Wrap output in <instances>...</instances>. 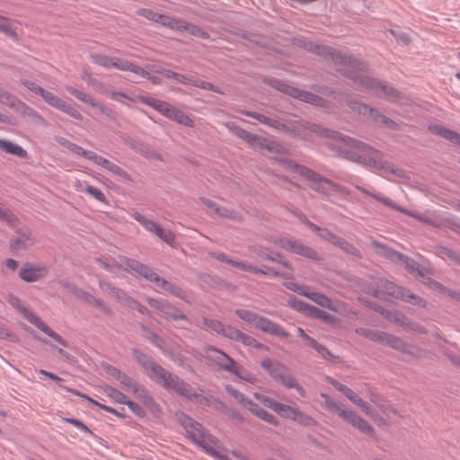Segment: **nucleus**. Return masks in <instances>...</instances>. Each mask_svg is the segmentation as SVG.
<instances>
[{"mask_svg": "<svg viewBox=\"0 0 460 460\" xmlns=\"http://www.w3.org/2000/svg\"><path fill=\"white\" fill-rule=\"evenodd\" d=\"M305 49L310 51L315 52L319 55H323V56L329 55L331 59L334 62V64L341 66L340 68H338L339 71L346 74L347 76H349L354 80H359L360 83H362L367 87H369V88L375 90L379 95L386 96L392 100H394L395 97H397L398 94L394 89L385 86V85H383L368 77H365L363 75H360V76L355 75H354L355 69H357L358 71H362L365 66L358 60L353 59L350 57L344 56L340 52H331L329 50V49H327L326 47L317 45V44H314L312 42L306 44Z\"/></svg>", "mask_w": 460, "mask_h": 460, "instance_id": "1", "label": "nucleus"}, {"mask_svg": "<svg viewBox=\"0 0 460 460\" xmlns=\"http://www.w3.org/2000/svg\"><path fill=\"white\" fill-rule=\"evenodd\" d=\"M177 418L180 424L186 430L188 438L199 445L208 455L219 460H247L246 458L237 455H234V458L232 459L227 456L219 453L217 450V439L211 435L208 434L199 423L194 421L184 413L177 414Z\"/></svg>", "mask_w": 460, "mask_h": 460, "instance_id": "2", "label": "nucleus"}, {"mask_svg": "<svg viewBox=\"0 0 460 460\" xmlns=\"http://www.w3.org/2000/svg\"><path fill=\"white\" fill-rule=\"evenodd\" d=\"M348 145L350 147L347 152L349 159L362 163L375 170H382L385 172L389 170L388 164L384 159V155L378 150L373 149L359 141L349 138L348 139Z\"/></svg>", "mask_w": 460, "mask_h": 460, "instance_id": "3", "label": "nucleus"}, {"mask_svg": "<svg viewBox=\"0 0 460 460\" xmlns=\"http://www.w3.org/2000/svg\"><path fill=\"white\" fill-rule=\"evenodd\" d=\"M321 396L324 399L323 405L330 412L337 414L345 422L350 424L353 428L358 429L364 434L371 435L373 433V429L369 423L361 418L357 412L348 409L344 404L334 400L324 393H322Z\"/></svg>", "mask_w": 460, "mask_h": 460, "instance_id": "4", "label": "nucleus"}, {"mask_svg": "<svg viewBox=\"0 0 460 460\" xmlns=\"http://www.w3.org/2000/svg\"><path fill=\"white\" fill-rule=\"evenodd\" d=\"M254 397L264 406L276 411L283 418L294 420L305 426H311L314 424V420L312 417L301 411L296 407L279 402L276 400L259 393H255Z\"/></svg>", "mask_w": 460, "mask_h": 460, "instance_id": "5", "label": "nucleus"}, {"mask_svg": "<svg viewBox=\"0 0 460 460\" xmlns=\"http://www.w3.org/2000/svg\"><path fill=\"white\" fill-rule=\"evenodd\" d=\"M58 142L64 147L67 148L75 155L83 156L90 161H93L95 164L107 169L112 173L119 175L122 178H128V174L124 172L119 166L107 160L106 158L95 154L93 151L85 150L80 146L70 142L69 140L59 137L58 138Z\"/></svg>", "mask_w": 460, "mask_h": 460, "instance_id": "6", "label": "nucleus"}, {"mask_svg": "<svg viewBox=\"0 0 460 460\" xmlns=\"http://www.w3.org/2000/svg\"><path fill=\"white\" fill-rule=\"evenodd\" d=\"M146 374L156 382L163 385L166 389L177 392L184 396H190L189 389L179 380L177 376L168 374L164 368L154 362H146Z\"/></svg>", "mask_w": 460, "mask_h": 460, "instance_id": "7", "label": "nucleus"}, {"mask_svg": "<svg viewBox=\"0 0 460 460\" xmlns=\"http://www.w3.org/2000/svg\"><path fill=\"white\" fill-rule=\"evenodd\" d=\"M146 18L159 22L170 29L176 30L179 31H186L193 36L207 39L208 34L202 31L199 27L194 24L187 23L186 22L175 19L167 15L158 14L152 11H146Z\"/></svg>", "mask_w": 460, "mask_h": 460, "instance_id": "8", "label": "nucleus"}, {"mask_svg": "<svg viewBox=\"0 0 460 460\" xmlns=\"http://www.w3.org/2000/svg\"><path fill=\"white\" fill-rule=\"evenodd\" d=\"M261 366L268 371L272 378L281 383L284 386L296 388L302 396L305 395V389L296 383V379L289 374L288 368L283 364L270 359H264L261 361Z\"/></svg>", "mask_w": 460, "mask_h": 460, "instance_id": "9", "label": "nucleus"}, {"mask_svg": "<svg viewBox=\"0 0 460 460\" xmlns=\"http://www.w3.org/2000/svg\"><path fill=\"white\" fill-rule=\"evenodd\" d=\"M146 104L151 106L155 111L160 112L162 115L179 124L190 128H192L195 125L194 120L190 116H188L184 111H182L175 106H172V104L166 102L156 100L154 98H146Z\"/></svg>", "mask_w": 460, "mask_h": 460, "instance_id": "10", "label": "nucleus"}, {"mask_svg": "<svg viewBox=\"0 0 460 460\" xmlns=\"http://www.w3.org/2000/svg\"><path fill=\"white\" fill-rule=\"evenodd\" d=\"M236 314L243 321L252 323L256 328L261 329V331L274 334L279 337H287L288 333L278 324L271 322L268 318L258 315L255 313L246 310V309H238L236 310Z\"/></svg>", "mask_w": 460, "mask_h": 460, "instance_id": "11", "label": "nucleus"}, {"mask_svg": "<svg viewBox=\"0 0 460 460\" xmlns=\"http://www.w3.org/2000/svg\"><path fill=\"white\" fill-rule=\"evenodd\" d=\"M8 302L11 305H13L14 308L18 309L20 312L23 314V315L36 327H38L40 330H41L43 332L48 334L49 337L53 338L56 341H58L59 344L63 345L64 347H66V342L64 341V339L53 332L46 323H44L40 317L35 315L33 313H31L30 310H28L22 300L18 298L15 296H9Z\"/></svg>", "mask_w": 460, "mask_h": 460, "instance_id": "12", "label": "nucleus"}, {"mask_svg": "<svg viewBox=\"0 0 460 460\" xmlns=\"http://www.w3.org/2000/svg\"><path fill=\"white\" fill-rule=\"evenodd\" d=\"M283 166L303 175L305 178L309 180L312 182V188L318 192H321L323 194H329L336 188V185L334 183L328 180L322 179L315 172L310 171L305 167L299 166L297 164H293L291 162L283 163Z\"/></svg>", "mask_w": 460, "mask_h": 460, "instance_id": "13", "label": "nucleus"}, {"mask_svg": "<svg viewBox=\"0 0 460 460\" xmlns=\"http://www.w3.org/2000/svg\"><path fill=\"white\" fill-rule=\"evenodd\" d=\"M209 351L211 352L209 357L214 359L221 368L235 374L240 379L245 380L251 384L256 382L257 378L253 375L236 366V363L226 354L215 349H211Z\"/></svg>", "mask_w": 460, "mask_h": 460, "instance_id": "14", "label": "nucleus"}, {"mask_svg": "<svg viewBox=\"0 0 460 460\" xmlns=\"http://www.w3.org/2000/svg\"><path fill=\"white\" fill-rule=\"evenodd\" d=\"M90 57L93 63L108 69L116 68L122 71H130L135 74L142 73L141 67L136 66L131 62L116 57H109L99 53L91 54Z\"/></svg>", "mask_w": 460, "mask_h": 460, "instance_id": "15", "label": "nucleus"}, {"mask_svg": "<svg viewBox=\"0 0 460 460\" xmlns=\"http://www.w3.org/2000/svg\"><path fill=\"white\" fill-rule=\"evenodd\" d=\"M227 392L234 396L244 408L249 410L252 413H253L258 418L261 419L262 420L272 424V425H278L279 421L277 418L266 411L265 410L259 407L258 404L254 403L249 399H246L243 394H240L238 391L232 388L230 385L226 386Z\"/></svg>", "mask_w": 460, "mask_h": 460, "instance_id": "16", "label": "nucleus"}, {"mask_svg": "<svg viewBox=\"0 0 460 460\" xmlns=\"http://www.w3.org/2000/svg\"><path fill=\"white\" fill-rule=\"evenodd\" d=\"M357 332L359 335L365 336L373 341L378 342L383 345H386V346L394 348L395 349H398V350L405 349V344L403 343V341L401 339L394 337L391 334H388L386 332L367 330V329H358Z\"/></svg>", "mask_w": 460, "mask_h": 460, "instance_id": "17", "label": "nucleus"}, {"mask_svg": "<svg viewBox=\"0 0 460 460\" xmlns=\"http://www.w3.org/2000/svg\"><path fill=\"white\" fill-rule=\"evenodd\" d=\"M328 382H330L338 391L342 393L352 403L361 409V411L367 416L373 418L374 417V410L372 406L362 399L354 390L349 387L341 384L340 382L327 377Z\"/></svg>", "mask_w": 460, "mask_h": 460, "instance_id": "18", "label": "nucleus"}, {"mask_svg": "<svg viewBox=\"0 0 460 460\" xmlns=\"http://www.w3.org/2000/svg\"><path fill=\"white\" fill-rule=\"evenodd\" d=\"M384 295H388L394 297H401L404 301L413 305H419L420 301L418 296L386 280L381 281V289L379 291H376L374 294V296L376 297H383Z\"/></svg>", "mask_w": 460, "mask_h": 460, "instance_id": "19", "label": "nucleus"}, {"mask_svg": "<svg viewBox=\"0 0 460 460\" xmlns=\"http://www.w3.org/2000/svg\"><path fill=\"white\" fill-rule=\"evenodd\" d=\"M208 327L210 328L212 331H215L216 332L222 333L225 336H227L233 340H236L241 341L242 343L247 345V346H258L259 344L257 341L241 332L240 331L234 329L230 326H224L220 322L218 321H209V323H207Z\"/></svg>", "mask_w": 460, "mask_h": 460, "instance_id": "20", "label": "nucleus"}, {"mask_svg": "<svg viewBox=\"0 0 460 460\" xmlns=\"http://www.w3.org/2000/svg\"><path fill=\"white\" fill-rule=\"evenodd\" d=\"M146 78L155 84L161 82L163 78H173L177 82L184 84H193L202 89H212V85L209 83H206L201 80H192L183 75H180L170 70H164L163 72H159V75L157 76H150L149 73L146 71Z\"/></svg>", "mask_w": 460, "mask_h": 460, "instance_id": "21", "label": "nucleus"}, {"mask_svg": "<svg viewBox=\"0 0 460 460\" xmlns=\"http://www.w3.org/2000/svg\"><path fill=\"white\" fill-rule=\"evenodd\" d=\"M40 96L50 106L70 115L74 119H82V114L77 110L74 109L66 101L60 99L58 96H57L53 93L49 92L47 90H43Z\"/></svg>", "mask_w": 460, "mask_h": 460, "instance_id": "22", "label": "nucleus"}, {"mask_svg": "<svg viewBox=\"0 0 460 460\" xmlns=\"http://www.w3.org/2000/svg\"><path fill=\"white\" fill-rule=\"evenodd\" d=\"M285 286L287 288H288L294 292H296L300 295L309 297L311 300H313L314 302L317 303L318 305H320L323 307H327V308H331V309L333 308L332 301L327 296H325L324 295L316 293V292H308L309 288L305 286L298 285L293 281L286 282Z\"/></svg>", "mask_w": 460, "mask_h": 460, "instance_id": "23", "label": "nucleus"}, {"mask_svg": "<svg viewBox=\"0 0 460 460\" xmlns=\"http://www.w3.org/2000/svg\"><path fill=\"white\" fill-rule=\"evenodd\" d=\"M285 286L287 288H288L294 292H296L300 295L309 297L311 300H313L314 302L317 303L318 305H320L323 307H327V308H331V309L333 308L332 301L327 296H325L324 295L316 293V292H308L309 288L305 286L298 285L293 281L286 282Z\"/></svg>", "mask_w": 460, "mask_h": 460, "instance_id": "24", "label": "nucleus"}, {"mask_svg": "<svg viewBox=\"0 0 460 460\" xmlns=\"http://www.w3.org/2000/svg\"><path fill=\"white\" fill-rule=\"evenodd\" d=\"M48 273L49 269L45 265L26 263L20 269L19 276L26 282H35L44 279Z\"/></svg>", "mask_w": 460, "mask_h": 460, "instance_id": "25", "label": "nucleus"}, {"mask_svg": "<svg viewBox=\"0 0 460 460\" xmlns=\"http://www.w3.org/2000/svg\"><path fill=\"white\" fill-rule=\"evenodd\" d=\"M279 247L283 248L286 251L311 258L314 260L318 259V254L315 251L311 249L308 246H305L301 243L289 239V238H282L279 242Z\"/></svg>", "mask_w": 460, "mask_h": 460, "instance_id": "26", "label": "nucleus"}, {"mask_svg": "<svg viewBox=\"0 0 460 460\" xmlns=\"http://www.w3.org/2000/svg\"><path fill=\"white\" fill-rule=\"evenodd\" d=\"M146 279L153 283V288L159 292L168 291L176 296L183 297V291L180 288L172 286L154 271L146 270Z\"/></svg>", "mask_w": 460, "mask_h": 460, "instance_id": "27", "label": "nucleus"}, {"mask_svg": "<svg viewBox=\"0 0 460 460\" xmlns=\"http://www.w3.org/2000/svg\"><path fill=\"white\" fill-rule=\"evenodd\" d=\"M288 303L291 307L295 308L297 311L303 312L309 315H313L315 318H319L326 323H333L332 316L324 311H322L318 308L310 306V305H308L301 301H298L296 299H294V298L289 299Z\"/></svg>", "mask_w": 460, "mask_h": 460, "instance_id": "28", "label": "nucleus"}, {"mask_svg": "<svg viewBox=\"0 0 460 460\" xmlns=\"http://www.w3.org/2000/svg\"><path fill=\"white\" fill-rule=\"evenodd\" d=\"M288 303L291 307L295 308L297 311L303 312L309 315H313L315 318H319L326 323H333L332 316L324 311H322L318 308L310 306V305H308L301 301H298L296 299H294V298L289 299Z\"/></svg>", "mask_w": 460, "mask_h": 460, "instance_id": "29", "label": "nucleus"}, {"mask_svg": "<svg viewBox=\"0 0 460 460\" xmlns=\"http://www.w3.org/2000/svg\"><path fill=\"white\" fill-rule=\"evenodd\" d=\"M278 89L294 98L302 100L304 102L314 104V105H320L322 103V99L317 97L316 95L302 91L300 89L295 88L293 86L285 84H279L278 86Z\"/></svg>", "mask_w": 460, "mask_h": 460, "instance_id": "30", "label": "nucleus"}, {"mask_svg": "<svg viewBox=\"0 0 460 460\" xmlns=\"http://www.w3.org/2000/svg\"><path fill=\"white\" fill-rule=\"evenodd\" d=\"M146 230L155 234L172 247L177 246L176 237L171 230L164 229L156 223L146 220Z\"/></svg>", "mask_w": 460, "mask_h": 460, "instance_id": "31", "label": "nucleus"}, {"mask_svg": "<svg viewBox=\"0 0 460 460\" xmlns=\"http://www.w3.org/2000/svg\"><path fill=\"white\" fill-rule=\"evenodd\" d=\"M375 244L379 249L378 252L385 254V256L391 258L392 260L400 261L402 264H403L410 272L413 273L418 270V265L415 261L395 252L388 251L383 245L377 243Z\"/></svg>", "mask_w": 460, "mask_h": 460, "instance_id": "32", "label": "nucleus"}, {"mask_svg": "<svg viewBox=\"0 0 460 460\" xmlns=\"http://www.w3.org/2000/svg\"><path fill=\"white\" fill-rule=\"evenodd\" d=\"M309 226L312 229L318 231L321 237L330 241L333 244L338 245L339 247L347 251L348 252H353L354 248L350 244H349L346 241H344L343 239L336 236L335 234H332L331 232H329L326 229L319 228L317 226H315L312 223H310Z\"/></svg>", "mask_w": 460, "mask_h": 460, "instance_id": "33", "label": "nucleus"}, {"mask_svg": "<svg viewBox=\"0 0 460 460\" xmlns=\"http://www.w3.org/2000/svg\"><path fill=\"white\" fill-rule=\"evenodd\" d=\"M242 137L245 138L252 146L258 142L261 148H265L272 155H278L282 150V147L278 143L270 140L261 142L254 135L247 132H243Z\"/></svg>", "mask_w": 460, "mask_h": 460, "instance_id": "34", "label": "nucleus"}, {"mask_svg": "<svg viewBox=\"0 0 460 460\" xmlns=\"http://www.w3.org/2000/svg\"><path fill=\"white\" fill-rule=\"evenodd\" d=\"M148 304L150 305L151 307H153L155 310H156L158 313L162 314L165 317H171L173 319L182 317L181 314L169 304L155 299H149Z\"/></svg>", "mask_w": 460, "mask_h": 460, "instance_id": "35", "label": "nucleus"}, {"mask_svg": "<svg viewBox=\"0 0 460 460\" xmlns=\"http://www.w3.org/2000/svg\"><path fill=\"white\" fill-rule=\"evenodd\" d=\"M102 367L107 375L118 380L124 386L128 387V389H132L134 392L137 391L133 380L130 377L127 376L125 374L121 373L115 367L109 364H104Z\"/></svg>", "mask_w": 460, "mask_h": 460, "instance_id": "36", "label": "nucleus"}, {"mask_svg": "<svg viewBox=\"0 0 460 460\" xmlns=\"http://www.w3.org/2000/svg\"><path fill=\"white\" fill-rule=\"evenodd\" d=\"M0 102L11 108L21 109L24 111L33 112V111L23 102H20L14 95L3 90L0 87Z\"/></svg>", "mask_w": 460, "mask_h": 460, "instance_id": "37", "label": "nucleus"}, {"mask_svg": "<svg viewBox=\"0 0 460 460\" xmlns=\"http://www.w3.org/2000/svg\"><path fill=\"white\" fill-rule=\"evenodd\" d=\"M35 243V238L33 237L31 232L26 230L23 233H21L17 237H15L12 242V249L15 251H20L22 249H27L31 247Z\"/></svg>", "mask_w": 460, "mask_h": 460, "instance_id": "38", "label": "nucleus"}, {"mask_svg": "<svg viewBox=\"0 0 460 460\" xmlns=\"http://www.w3.org/2000/svg\"><path fill=\"white\" fill-rule=\"evenodd\" d=\"M429 130L436 135H438L455 144L460 146V134L448 128H443L439 125H430Z\"/></svg>", "mask_w": 460, "mask_h": 460, "instance_id": "39", "label": "nucleus"}, {"mask_svg": "<svg viewBox=\"0 0 460 460\" xmlns=\"http://www.w3.org/2000/svg\"><path fill=\"white\" fill-rule=\"evenodd\" d=\"M66 90L71 93L72 95H74L75 98H77L79 101L84 102V103H87L93 107H95V108H98L100 110L101 112H104L105 109L102 105H101L100 103L96 102L90 95H88L87 93L82 92V91H79L72 86H66Z\"/></svg>", "mask_w": 460, "mask_h": 460, "instance_id": "40", "label": "nucleus"}, {"mask_svg": "<svg viewBox=\"0 0 460 460\" xmlns=\"http://www.w3.org/2000/svg\"><path fill=\"white\" fill-rule=\"evenodd\" d=\"M0 33L4 34L8 38L17 40L18 35L14 22L8 17L0 15Z\"/></svg>", "mask_w": 460, "mask_h": 460, "instance_id": "41", "label": "nucleus"}, {"mask_svg": "<svg viewBox=\"0 0 460 460\" xmlns=\"http://www.w3.org/2000/svg\"><path fill=\"white\" fill-rule=\"evenodd\" d=\"M72 293L78 299H80V300H82V301H84V302H85L87 304H90L93 306H94V307H96V308H98L100 310H103V311L106 310L105 306L102 305L101 300L96 299L93 296H92L91 294L87 293L86 291H84V290H81V289H78V288H73L72 289Z\"/></svg>", "mask_w": 460, "mask_h": 460, "instance_id": "42", "label": "nucleus"}, {"mask_svg": "<svg viewBox=\"0 0 460 460\" xmlns=\"http://www.w3.org/2000/svg\"><path fill=\"white\" fill-rule=\"evenodd\" d=\"M0 148L8 154L14 155L22 158L27 156V152L22 146L8 140L0 139Z\"/></svg>", "mask_w": 460, "mask_h": 460, "instance_id": "43", "label": "nucleus"}, {"mask_svg": "<svg viewBox=\"0 0 460 460\" xmlns=\"http://www.w3.org/2000/svg\"><path fill=\"white\" fill-rule=\"evenodd\" d=\"M213 256L220 261H224V262H226L228 264H231L240 270H245V271H250V272H259V270L252 267L251 264H248V263H245V262H243V261H232L230 259L227 258V256L224 253H215L213 254ZM261 270H260L261 272Z\"/></svg>", "mask_w": 460, "mask_h": 460, "instance_id": "44", "label": "nucleus"}, {"mask_svg": "<svg viewBox=\"0 0 460 460\" xmlns=\"http://www.w3.org/2000/svg\"><path fill=\"white\" fill-rule=\"evenodd\" d=\"M63 389L68 391L69 393L73 394H75V395H78L80 397H83L86 400H88L91 403L98 406L99 408L108 411V412H111V413H113V414H116V415H119V413L113 408L110 407V406H107L105 404H102L97 401H95L94 399L87 396L86 394H84L75 389H71V388H68V387H66V386H62Z\"/></svg>", "mask_w": 460, "mask_h": 460, "instance_id": "45", "label": "nucleus"}, {"mask_svg": "<svg viewBox=\"0 0 460 460\" xmlns=\"http://www.w3.org/2000/svg\"><path fill=\"white\" fill-rule=\"evenodd\" d=\"M357 188H358L361 192L366 193V194H367V195H370L371 197H373L374 199H377V200L381 201L382 203H384V204H385V205H386V206H389V207L394 208H396V209H398V210H400V211H402V212H403V213H405V214H408V215H411V216L415 217L412 213H411V212H409V211H407V210L401 209V208H397V207L394 205V203L391 199H387V198H385V197H383V196H381V195H378V194H376V193H371V192H369L367 190H366V189H364V188H362V187H358V186Z\"/></svg>", "mask_w": 460, "mask_h": 460, "instance_id": "46", "label": "nucleus"}, {"mask_svg": "<svg viewBox=\"0 0 460 460\" xmlns=\"http://www.w3.org/2000/svg\"><path fill=\"white\" fill-rule=\"evenodd\" d=\"M103 391L107 396H109L111 400H113L116 402L119 403H124L126 402V395L123 394L121 392L118 391L117 389L111 387V386H104Z\"/></svg>", "mask_w": 460, "mask_h": 460, "instance_id": "47", "label": "nucleus"}, {"mask_svg": "<svg viewBox=\"0 0 460 460\" xmlns=\"http://www.w3.org/2000/svg\"><path fill=\"white\" fill-rule=\"evenodd\" d=\"M351 109L357 111L360 114L369 115L374 119L378 120L377 115L376 114V112H375L374 110L368 108L363 103L353 102L351 104Z\"/></svg>", "mask_w": 460, "mask_h": 460, "instance_id": "48", "label": "nucleus"}, {"mask_svg": "<svg viewBox=\"0 0 460 460\" xmlns=\"http://www.w3.org/2000/svg\"><path fill=\"white\" fill-rule=\"evenodd\" d=\"M307 346L314 348L323 358H329L332 357L329 350L319 344L314 339H307Z\"/></svg>", "mask_w": 460, "mask_h": 460, "instance_id": "49", "label": "nucleus"}, {"mask_svg": "<svg viewBox=\"0 0 460 460\" xmlns=\"http://www.w3.org/2000/svg\"><path fill=\"white\" fill-rule=\"evenodd\" d=\"M86 193L94 198L96 200L106 203V197L100 189L91 185L88 187Z\"/></svg>", "mask_w": 460, "mask_h": 460, "instance_id": "50", "label": "nucleus"}, {"mask_svg": "<svg viewBox=\"0 0 460 460\" xmlns=\"http://www.w3.org/2000/svg\"><path fill=\"white\" fill-rule=\"evenodd\" d=\"M100 287L101 288L111 294V296H113L114 297L118 298V299H122L123 296H124V293L121 292L120 290H118L112 287H111L109 284L107 283H100Z\"/></svg>", "mask_w": 460, "mask_h": 460, "instance_id": "51", "label": "nucleus"}, {"mask_svg": "<svg viewBox=\"0 0 460 460\" xmlns=\"http://www.w3.org/2000/svg\"><path fill=\"white\" fill-rule=\"evenodd\" d=\"M0 218L6 221L10 225H14L16 218L4 206L0 204Z\"/></svg>", "mask_w": 460, "mask_h": 460, "instance_id": "52", "label": "nucleus"}, {"mask_svg": "<svg viewBox=\"0 0 460 460\" xmlns=\"http://www.w3.org/2000/svg\"><path fill=\"white\" fill-rule=\"evenodd\" d=\"M22 84L28 88L29 90H31V92L37 93V94H41V93L43 92V88L37 85L34 82H31V81H29V80H23L22 81Z\"/></svg>", "mask_w": 460, "mask_h": 460, "instance_id": "53", "label": "nucleus"}, {"mask_svg": "<svg viewBox=\"0 0 460 460\" xmlns=\"http://www.w3.org/2000/svg\"><path fill=\"white\" fill-rule=\"evenodd\" d=\"M90 186L91 185L85 181L75 180L74 181V188L78 192H86L88 187H90Z\"/></svg>", "mask_w": 460, "mask_h": 460, "instance_id": "54", "label": "nucleus"}, {"mask_svg": "<svg viewBox=\"0 0 460 460\" xmlns=\"http://www.w3.org/2000/svg\"><path fill=\"white\" fill-rule=\"evenodd\" d=\"M201 202H202L205 206H207V207H208V208H213V209H214L217 214H219V215H221V216L227 217V214H226V213H225V212H226V211H225V209H221V208H216V204H215V203H213L212 201H210V200H208V199H201Z\"/></svg>", "mask_w": 460, "mask_h": 460, "instance_id": "55", "label": "nucleus"}, {"mask_svg": "<svg viewBox=\"0 0 460 460\" xmlns=\"http://www.w3.org/2000/svg\"><path fill=\"white\" fill-rule=\"evenodd\" d=\"M145 405H146V414L147 412H150V413H153L155 416L156 412L159 411V409L156 406V404H155L152 400H148L146 397Z\"/></svg>", "mask_w": 460, "mask_h": 460, "instance_id": "56", "label": "nucleus"}, {"mask_svg": "<svg viewBox=\"0 0 460 460\" xmlns=\"http://www.w3.org/2000/svg\"><path fill=\"white\" fill-rule=\"evenodd\" d=\"M4 263L5 267L12 271L16 270L19 266L18 261L13 259H11V258L6 259Z\"/></svg>", "mask_w": 460, "mask_h": 460, "instance_id": "57", "label": "nucleus"}, {"mask_svg": "<svg viewBox=\"0 0 460 460\" xmlns=\"http://www.w3.org/2000/svg\"><path fill=\"white\" fill-rule=\"evenodd\" d=\"M66 421L71 423V424H73L74 426H75L76 428L80 429L83 431H85V432L89 431V429L83 422H81L78 420H75V419H66Z\"/></svg>", "mask_w": 460, "mask_h": 460, "instance_id": "58", "label": "nucleus"}, {"mask_svg": "<svg viewBox=\"0 0 460 460\" xmlns=\"http://www.w3.org/2000/svg\"><path fill=\"white\" fill-rule=\"evenodd\" d=\"M125 404H127L128 406V408L136 414H139L140 411H141V408L139 405L130 402V401H128L126 399V402H124Z\"/></svg>", "mask_w": 460, "mask_h": 460, "instance_id": "59", "label": "nucleus"}, {"mask_svg": "<svg viewBox=\"0 0 460 460\" xmlns=\"http://www.w3.org/2000/svg\"><path fill=\"white\" fill-rule=\"evenodd\" d=\"M253 252H256V254L262 259H268V260H272V261L275 260L273 258V256L271 254H270L269 252H267L266 251H264V249L260 250L258 252L256 250H254Z\"/></svg>", "mask_w": 460, "mask_h": 460, "instance_id": "60", "label": "nucleus"}, {"mask_svg": "<svg viewBox=\"0 0 460 460\" xmlns=\"http://www.w3.org/2000/svg\"><path fill=\"white\" fill-rule=\"evenodd\" d=\"M247 115H248V116H252V117H253V118H256L258 120H260V121H261V122H263V123H266V124H270V125H271V121H272V120H271V119H267V118H266V117H264L263 115H261V114H259V115H253V114H252V113H247Z\"/></svg>", "mask_w": 460, "mask_h": 460, "instance_id": "61", "label": "nucleus"}, {"mask_svg": "<svg viewBox=\"0 0 460 460\" xmlns=\"http://www.w3.org/2000/svg\"><path fill=\"white\" fill-rule=\"evenodd\" d=\"M40 373L41 375H43V376H46L51 378L52 380H55V381H60L61 380V378L59 376H58L57 375H55L53 373H50V372H48L46 370L40 369Z\"/></svg>", "mask_w": 460, "mask_h": 460, "instance_id": "62", "label": "nucleus"}, {"mask_svg": "<svg viewBox=\"0 0 460 460\" xmlns=\"http://www.w3.org/2000/svg\"><path fill=\"white\" fill-rule=\"evenodd\" d=\"M316 134H319V135H323V136H325V137H329L330 136V133L328 130L326 129H321L319 128L318 127L316 126H313V129Z\"/></svg>", "mask_w": 460, "mask_h": 460, "instance_id": "63", "label": "nucleus"}, {"mask_svg": "<svg viewBox=\"0 0 460 460\" xmlns=\"http://www.w3.org/2000/svg\"><path fill=\"white\" fill-rule=\"evenodd\" d=\"M0 122L13 124L12 119L9 116L3 114L1 112H0Z\"/></svg>", "mask_w": 460, "mask_h": 460, "instance_id": "64", "label": "nucleus"}]
</instances>
